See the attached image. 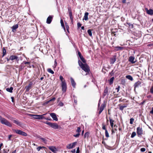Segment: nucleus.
I'll return each instance as SVG.
<instances>
[{
	"label": "nucleus",
	"mask_w": 153,
	"mask_h": 153,
	"mask_svg": "<svg viewBox=\"0 0 153 153\" xmlns=\"http://www.w3.org/2000/svg\"><path fill=\"white\" fill-rule=\"evenodd\" d=\"M0 121L2 124L5 125L10 127L12 126V125L10 122L5 118H3L1 116H0Z\"/></svg>",
	"instance_id": "f257e3e1"
},
{
	"label": "nucleus",
	"mask_w": 153,
	"mask_h": 153,
	"mask_svg": "<svg viewBox=\"0 0 153 153\" xmlns=\"http://www.w3.org/2000/svg\"><path fill=\"white\" fill-rule=\"evenodd\" d=\"M13 132L16 133L17 134L22 135L23 136H27V134L25 132H24L18 129H13Z\"/></svg>",
	"instance_id": "f03ea898"
},
{
	"label": "nucleus",
	"mask_w": 153,
	"mask_h": 153,
	"mask_svg": "<svg viewBox=\"0 0 153 153\" xmlns=\"http://www.w3.org/2000/svg\"><path fill=\"white\" fill-rule=\"evenodd\" d=\"M45 123L54 129H56L58 128L59 126L56 123H53L51 122H46Z\"/></svg>",
	"instance_id": "7ed1b4c3"
},
{
	"label": "nucleus",
	"mask_w": 153,
	"mask_h": 153,
	"mask_svg": "<svg viewBox=\"0 0 153 153\" xmlns=\"http://www.w3.org/2000/svg\"><path fill=\"white\" fill-rule=\"evenodd\" d=\"M33 116V118L37 119H48L42 115H31Z\"/></svg>",
	"instance_id": "20e7f679"
},
{
	"label": "nucleus",
	"mask_w": 153,
	"mask_h": 153,
	"mask_svg": "<svg viewBox=\"0 0 153 153\" xmlns=\"http://www.w3.org/2000/svg\"><path fill=\"white\" fill-rule=\"evenodd\" d=\"M81 68L86 72L88 73L90 71L89 66L86 64H84L83 66L81 67Z\"/></svg>",
	"instance_id": "39448f33"
},
{
	"label": "nucleus",
	"mask_w": 153,
	"mask_h": 153,
	"mask_svg": "<svg viewBox=\"0 0 153 153\" xmlns=\"http://www.w3.org/2000/svg\"><path fill=\"white\" fill-rule=\"evenodd\" d=\"M77 144L76 142H74L68 144L67 146V148L68 149H71L75 147Z\"/></svg>",
	"instance_id": "423d86ee"
},
{
	"label": "nucleus",
	"mask_w": 153,
	"mask_h": 153,
	"mask_svg": "<svg viewBox=\"0 0 153 153\" xmlns=\"http://www.w3.org/2000/svg\"><path fill=\"white\" fill-rule=\"evenodd\" d=\"M61 86L62 91L65 92L67 89V85L66 82H62V83H61Z\"/></svg>",
	"instance_id": "0eeeda50"
},
{
	"label": "nucleus",
	"mask_w": 153,
	"mask_h": 153,
	"mask_svg": "<svg viewBox=\"0 0 153 153\" xmlns=\"http://www.w3.org/2000/svg\"><path fill=\"white\" fill-rule=\"evenodd\" d=\"M32 85L33 83L31 82H30L27 86H25V89H26V92H28L29 91L31 88Z\"/></svg>",
	"instance_id": "6e6552de"
},
{
	"label": "nucleus",
	"mask_w": 153,
	"mask_h": 153,
	"mask_svg": "<svg viewBox=\"0 0 153 153\" xmlns=\"http://www.w3.org/2000/svg\"><path fill=\"white\" fill-rule=\"evenodd\" d=\"M134 56H131L129 57L128 60L131 63L133 64L136 62V60H135V61H134Z\"/></svg>",
	"instance_id": "1a4fd4ad"
},
{
	"label": "nucleus",
	"mask_w": 153,
	"mask_h": 153,
	"mask_svg": "<svg viewBox=\"0 0 153 153\" xmlns=\"http://www.w3.org/2000/svg\"><path fill=\"white\" fill-rule=\"evenodd\" d=\"M50 115L52 117L53 120L56 121H58V119L57 117L56 114L54 113H51Z\"/></svg>",
	"instance_id": "9d476101"
},
{
	"label": "nucleus",
	"mask_w": 153,
	"mask_h": 153,
	"mask_svg": "<svg viewBox=\"0 0 153 153\" xmlns=\"http://www.w3.org/2000/svg\"><path fill=\"white\" fill-rule=\"evenodd\" d=\"M137 133L138 135H141L143 134L142 128L140 127L137 128Z\"/></svg>",
	"instance_id": "9b49d317"
},
{
	"label": "nucleus",
	"mask_w": 153,
	"mask_h": 153,
	"mask_svg": "<svg viewBox=\"0 0 153 153\" xmlns=\"http://www.w3.org/2000/svg\"><path fill=\"white\" fill-rule=\"evenodd\" d=\"M78 55L81 59V60H82V62L84 63H85L86 62V61L85 60V59H84V58L81 55V53L78 51Z\"/></svg>",
	"instance_id": "f8f14e48"
},
{
	"label": "nucleus",
	"mask_w": 153,
	"mask_h": 153,
	"mask_svg": "<svg viewBox=\"0 0 153 153\" xmlns=\"http://www.w3.org/2000/svg\"><path fill=\"white\" fill-rule=\"evenodd\" d=\"M10 59L12 60L16 59L17 61H19V60L17 56L14 55L11 56L10 57Z\"/></svg>",
	"instance_id": "ddd939ff"
},
{
	"label": "nucleus",
	"mask_w": 153,
	"mask_h": 153,
	"mask_svg": "<svg viewBox=\"0 0 153 153\" xmlns=\"http://www.w3.org/2000/svg\"><path fill=\"white\" fill-rule=\"evenodd\" d=\"M48 148L50 150L53 152H54L57 151L56 148L54 146H49Z\"/></svg>",
	"instance_id": "4468645a"
},
{
	"label": "nucleus",
	"mask_w": 153,
	"mask_h": 153,
	"mask_svg": "<svg viewBox=\"0 0 153 153\" xmlns=\"http://www.w3.org/2000/svg\"><path fill=\"white\" fill-rule=\"evenodd\" d=\"M145 10L148 14L150 15H153V10L152 9H150L149 10H148L147 8H146Z\"/></svg>",
	"instance_id": "2eb2a0df"
},
{
	"label": "nucleus",
	"mask_w": 153,
	"mask_h": 153,
	"mask_svg": "<svg viewBox=\"0 0 153 153\" xmlns=\"http://www.w3.org/2000/svg\"><path fill=\"white\" fill-rule=\"evenodd\" d=\"M108 89L107 87H106L104 90L103 96L105 97L106 95L108 94Z\"/></svg>",
	"instance_id": "dca6fc26"
},
{
	"label": "nucleus",
	"mask_w": 153,
	"mask_h": 153,
	"mask_svg": "<svg viewBox=\"0 0 153 153\" xmlns=\"http://www.w3.org/2000/svg\"><path fill=\"white\" fill-rule=\"evenodd\" d=\"M116 60V56L114 55L113 57L110 59L111 64H113Z\"/></svg>",
	"instance_id": "f3484780"
},
{
	"label": "nucleus",
	"mask_w": 153,
	"mask_h": 153,
	"mask_svg": "<svg viewBox=\"0 0 153 153\" xmlns=\"http://www.w3.org/2000/svg\"><path fill=\"white\" fill-rule=\"evenodd\" d=\"M13 120V122L14 123L16 124L17 125L20 126H22V124L18 120Z\"/></svg>",
	"instance_id": "a211bd4d"
},
{
	"label": "nucleus",
	"mask_w": 153,
	"mask_h": 153,
	"mask_svg": "<svg viewBox=\"0 0 153 153\" xmlns=\"http://www.w3.org/2000/svg\"><path fill=\"white\" fill-rule=\"evenodd\" d=\"M141 82L140 81H138L137 82L134 84V89L137 88L138 87L140 86V85L141 84Z\"/></svg>",
	"instance_id": "6ab92c4d"
},
{
	"label": "nucleus",
	"mask_w": 153,
	"mask_h": 153,
	"mask_svg": "<svg viewBox=\"0 0 153 153\" xmlns=\"http://www.w3.org/2000/svg\"><path fill=\"white\" fill-rule=\"evenodd\" d=\"M105 107L104 104H102L100 108V111L99 112V114H100L104 109V107Z\"/></svg>",
	"instance_id": "aec40b11"
},
{
	"label": "nucleus",
	"mask_w": 153,
	"mask_h": 153,
	"mask_svg": "<svg viewBox=\"0 0 153 153\" xmlns=\"http://www.w3.org/2000/svg\"><path fill=\"white\" fill-rule=\"evenodd\" d=\"M52 18V17L51 16H48L47 19V23L48 24H50L51 22Z\"/></svg>",
	"instance_id": "412c9836"
},
{
	"label": "nucleus",
	"mask_w": 153,
	"mask_h": 153,
	"mask_svg": "<svg viewBox=\"0 0 153 153\" xmlns=\"http://www.w3.org/2000/svg\"><path fill=\"white\" fill-rule=\"evenodd\" d=\"M70 79H71V83L72 85L74 88H75L76 83L75 82V81H74V79L72 77Z\"/></svg>",
	"instance_id": "4be33fe9"
},
{
	"label": "nucleus",
	"mask_w": 153,
	"mask_h": 153,
	"mask_svg": "<svg viewBox=\"0 0 153 153\" xmlns=\"http://www.w3.org/2000/svg\"><path fill=\"white\" fill-rule=\"evenodd\" d=\"M88 14L89 13L88 12H85V13L84 18V19L86 21H87L88 19Z\"/></svg>",
	"instance_id": "5701e85b"
},
{
	"label": "nucleus",
	"mask_w": 153,
	"mask_h": 153,
	"mask_svg": "<svg viewBox=\"0 0 153 153\" xmlns=\"http://www.w3.org/2000/svg\"><path fill=\"white\" fill-rule=\"evenodd\" d=\"M114 77H111L109 80H108V82L110 85H111L113 82Z\"/></svg>",
	"instance_id": "b1692460"
},
{
	"label": "nucleus",
	"mask_w": 153,
	"mask_h": 153,
	"mask_svg": "<svg viewBox=\"0 0 153 153\" xmlns=\"http://www.w3.org/2000/svg\"><path fill=\"white\" fill-rule=\"evenodd\" d=\"M18 27V25L17 24L13 25L12 27V31H14V30L17 29Z\"/></svg>",
	"instance_id": "393cba45"
},
{
	"label": "nucleus",
	"mask_w": 153,
	"mask_h": 153,
	"mask_svg": "<svg viewBox=\"0 0 153 153\" xmlns=\"http://www.w3.org/2000/svg\"><path fill=\"white\" fill-rule=\"evenodd\" d=\"M13 89V88L12 87H10V88H7L6 89V91L10 93H12Z\"/></svg>",
	"instance_id": "a878e982"
},
{
	"label": "nucleus",
	"mask_w": 153,
	"mask_h": 153,
	"mask_svg": "<svg viewBox=\"0 0 153 153\" xmlns=\"http://www.w3.org/2000/svg\"><path fill=\"white\" fill-rule=\"evenodd\" d=\"M114 120H113L112 119H110V125L111 126L112 128L114 126Z\"/></svg>",
	"instance_id": "bb28decb"
},
{
	"label": "nucleus",
	"mask_w": 153,
	"mask_h": 153,
	"mask_svg": "<svg viewBox=\"0 0 153 153\" xmlns=\"http://www.w3.org/2000/svg\"><path fill=\"white\" fill-rule=\"evenodd\" d=\"M127 107L126 104L124 105H121L120 107V109L121 111H123L124 108H126Z\"/></svg>",
	"instance_id": "cd10ccee"
},
{
	"label": "nucleus",
	"mask_w": 153,
	"mask_h": 153,
	"mask_svg": "<svg viewBox=\"0 0 153 153\" xmlns=\"http://www.w3.org/2000/svg\"><path fill=\"white\" fill-rule=\"evenodd\" d=\"M68 14L70 16H72V11L71 9V8H68Z\"/></svg>",
	"instance_id": "c85d7f7f"
},
{
	"label": "nucleus",
	"mask_w": 153,
	"mask_h": 153,
	"mask_svg": "<svg viewBox=\"0 0 153 153\" xmlns=\"http://www.w3.org/2000/svg\"><path fill=\"white\" fill-rule=\"evenodd\" d=\"M40 139H41L42 141L45 143H46L47 142V140L44 138H42L41 137V136H39V137Z\"/></svg>",
	"instance_id": "c756f323"
},
{
	"label": "nucleus",
	"mask_w": 153,
	"mask_h": 153,
	"mask_svg": "<svg viewBox=\"0 0 153 153\" xmlns=\"http://www.w3.org/2000/svg\"><path fill=\"white\" fill-rule=\"evenodd\" d=\"M126 77L127 79L131 81H132L133 80V77L130 75H127L126 76Z\"/></svg>",
	"instance_id": "7c9ffc66"
},
{
	"label": "nucleus",
	"mask_w": 153,
	"mask_h": 153,
	"mask_svg": "<svg viewBox=\"0 0 153 153\" xmlns=\"http://www.w3.org/2000/svg\"><path fill=\"white\" fill-rule=\"evenodd\" d=\"M6 50L4 48H3V55L2 57H4L6 54Z\"/></svg>",
	"instance_id": "2f4dec72"
},
{
	"label": "nucleus",
	"mask_w": 153,
	"mask_h": 153,
	"mask_svg": "<svg viewBox=\"0 0 153 153\" xmlns=\"http://www.w3.org/2000/svg\"><path fill=\"white\" fill-rule=\"evenodd\" d=\"M60 79L61 80L62 82H62H65V80L64 79L63 77L62 76H60L59 77Z\"/></svg>",
	"instance_id": "473e14b6"
},
{
	"label": "nucleus",
	"mask_w": 153,
	"mask_h": 153,
	"mask_svg": "<svg viewBox=\"0 0 153 153\" xmlns=\"http://www.w3.org/2000/svg\"><path fill=\"white\" fill-rule=\"evenodd\" d=\"M91 31H92V30L91 29H89L87 31V32H88V34L91 36H92V33Z\"/></svg>",
	"instance_id": "72a5a7b5"
},
{
	"label": "nucleus",
	"mask_w": 153,
	"mask_h": 153,
	"mask_svg": "<svg viewBox=\"0 0 153 153\" xmlns=\"http://www.w3.org/2000/svg\"><path fill=\"white\" fill-rule=\"evenodd\" d=\"M47 71L48 72L51 73L52 74H53L54 73V71L52 70L51 68L48 69Z\"/></svg>",
	"instance_id": "f704fd0d"
},
{
	"label": "nucleus",
	"mask_w": 153,
	"mask_h": 153,
	"mask_svg": "<svg viewBox=\"0 0 153 153\" xmlns=\"http://www.w3.org/2000/svg\"><path fill=\"white\" fill-rule=\"evenodd\" d=\"M78 64H79V66L81 67V68L82 66H83L84 65V64H83L82 63V62L80 60L78 61Z\"/></svg>",
	"instance_id": "c9c22d12"
},
{
	"label": "nucleus",
	"mask_w": 153,
	"mask_h": 153,
	"mask_svg": "<svg viewBox=\"0 0 153 153\" xmlns=\"http://www.w3.org/2000/svg\"><path fill=\"white\" fill-rule=\"evenodd\" d=\"M105 135L106 137H109L108 133L107 130H105Z\"/></svg>",
	"instance_id": "e433bc0d"
},
{
	"label": "nucleus",
	"mask_w": 153,
	"mask_h": 153,
	"mask_svg": "<svg viewBox=\"0 0 153 153\" xmlns=\"http://www.w3.org/2000/svg\"><path fill=\"white\" fill-rule=\"evenodd\" d=\"M136 134L135 132H133L131 135V137L133 138L136 136Z\"/></svg>",
	"instance_id": "4c0bfd02"
},
{
	"label": "nucleus",
	"mask_w": 153,
	"mask_h": 153,
	"mask_svg": "<svg viewBox=\"0 0 153 153\" xmlns=\"http://www.w3.org/2000/svg\"><path fill=\"white\" fill-rule=\"evenodd\" d=\"M128 25H129V27L131 28H132L133 27V25L132 24L130 23H127Z\"/></svg>",
	"instance_id": "58836bf2"
},
{
	"label": "nucleus",
	"mask_w": 153,
	"mask_h": 153,
	"mask_svg": "<svg viewBox=\"0 0 153 153\" xmlns=\"http://www.w3.org/2000/svg\"><path fill=\"white\" fill-rule=\"evenodd\" d=\"M102 129L104 130H105H105H107L106 129L105 125L104 123H102Z\"/></svg>",
	"instance_id": "ea45409f"
},
{
	"label": "nucleus",
	"mask_w": 153,
	"mask_h": 153,
	"mask_svg": "<svg viewBox=\"0 0 153 153\" xmlns=\"http://www.w3.org/2000/svg\"><path fill=\"white\" fill-rule=\"evenodd\" d=\"M60 22L62 26L64 28V30H65V26L64 25L62 19L61 20Z\"/></svg>",
	"instance_id": "a19ab883"
},
{
	"label": "nucleus",
	"mask_w": 153,
	"mask_h": 153,
	"mask_svg": "<svg viewBox=\"0 0 153 153\" xmlns=\"http://www.w3.org/2000/svg\"><path fill=\"white\" fill-rule=\"evenodd\" d=\"M42 148H45V147L44 146H39L37 147L36 149L38 151H39Z\"/></svg>",
	"instance_id": "79ce46f5"
},
{
	"label": "nucleus",
	"mask_w": 153,
	"mask_h": 153,
	"mask_svg": "<svg viewBox=\"0 0 153 153\" xmlns=\"http://www.w3.org/2000/svg\"><path fill=\"white\" fill-rule=\"evenodd\" d=\"M130 123L131 124H132L134 121V119L131 118L130 119Z\"/></svg>",
	"instance_id": "37998d69"
},
{
	"label": "nucleus",
	"mask_w": 153,
	"mask_h": 153,
	"mask_svg": "<svg viewBox=\"0 0 153 153\" xmlns=\"http://www.w3.org/2000/svg\"><path fill=\"white\" fill-rule=\"evenodd\" d=\"M81 131L80 128V127H78L77 129L76 130V132L79 133Z\"/></svg>",
	"instance_id": "c03bdc74"
},
{
	"label": "nucleus",
	"mask_w": 153,
	"mask_h": 153,
	"mask_svg": "<svg viewBox=\"0 0 153 153\" xmlns=\"http://www.w3.org/2000/svg\"><path fill=\"white\" fill-rule=\"evenodd\" d=\"M6 117H7V118H8L10 120H13V118H12V117H11L10 116H6Z\"/></svg>",
	"instance_id": "a18cd8bd"
},
{
	"label": "nucleus",
	"mask_w": 153,
	"mask_h": 153,
	"mask_svg": "<svg viewBox=\"0 0 153 153\" xmlns=\"http://www.w3.org/2000/svg\"><path fill=\"white\" fill-rule=\"evenodd\" d=\"M55 100V97L53 98L52 99L50 100L49 101H48L47 102V103H48L50 101H54Z\"/></svg>",
	"instance_id": "49530a36"
},
{
	"label": "nucleus",
	"mask_w": 153,
	"mask_h": 153,
	"mask_svg": "<svg viewBox=\"0 0 153 153\" xmlns=\"http://www.w3.org/2000/svg\"><path fill=\"white\" fill-rule=\"evenodd\" d=\"M89 136V133L88 132L86 133L84 135L85 137H88Z\"/></svg>",
	"instance_id": "de8ad7c7"
},
{
	"label": "nucleus",
	"mask_w": 153,
	"mask_h": 153,
	"mask_svg": "<svg viewBox=\"0 0 153 153\" xmlns=\"http://www.w3.org/2000/svg\"><path fill=\"white\" fill-rule=\"evenodd\" d=\"M146 149L144 148H142L140 149V151L141 152H144L146 151Z\"/></svg>",
	"instance_id": "09e8293b"
},
{
	"label": "nucleus",
	"mask_w": 153,
	"mask_h": 153,
	"mask_svg": "<svg viewBox=\"0 0 153 153\" xmlns=\"http://www.w3.org/2000/svg\"><path fill=\"white\" fill-rule=\"evenodd\" d=\"M150 92L152 94H153V85L152 86L150 89Z\"/></svg>",
	"instance_id": "8fccbe9b"
},
{
	"label": "nucleus",
	"mask_w": 153,
	"mask_h": 153,
	"mask_svg": "<svg viewBox=\"0 0 153 153\" xmlns=\"http://www.w3.org/2000/svg\"><path fill=\"white\" fill-rule=\"evenodd\" d=\"M59 105L60 106H62L63 105V103L62 102H60L59 103Z\"/></svg>",
	"instance_id": "3c124183"
},
{
	"label": "nucleus",
	"mask_w": 153,
	"mask_h": 153,
	"mask_svg": "<svg viewBox=\"0 0 153 153\" xmlns=\"http://www.w3.org/2000/svg\"><path fill=\"white\" fill-rule=\"evenodd\" d=\"M77 25L78 28H79L81 26V24H80L79 22L78 23Z\"/></svg>",
	"instance_id": "603ef678"
},
{
	"label": "nucleus",
	"mask_w": 153,
	"mask_h": 153,
	"mask_svg": "<svg viewBox=\"0 0 153 153\" xmlns=\"http://www.w3.org/2000/svg\"><path fill=\"white\" fill-rule=\"evenodd\" d=\"M12 137V135H9L8 136V139L9 140H11V137Z\"/></svg>",
	"instance_id": "864d4df0"
},
{
	"label": "nucleus",
	"mask_w": 153,
	"mask_h": 153,
	"mask_svg": "<svg viewBox=\"0 0 153 153\" xmlns=\"http://www.w3.org/2000/svg\"><path fill=\"white\" fill-rule=\"evenodd\" d=\"M80 135V134L79 133H78L77 134H76L75 135H74V136L75 137H78Z\"/></svg>",
	"instance_id": "5fc2aeb1"
},
{
	"label": "nucleus",
	"mask_w": 153,
	"mask_h": 153,
	"mask_svg": "<svg viewBox=\"0 0 153 153\" xmlns=\"http://www.w3.org/2000/svg\"><path fill=\"white\" fill-rule=\"evenodd\" d=\"M70 19L71 20V22L73 23V16H70Z\"/></svg>",
	"instance_id": "6e6d98bb"
},
{
	"label": "nucleus",
	"mask_w": 153,
	"mask_h": 153,
	"mask_svg": "<svg viewBox=\"0 0 153 153\" xmlns=\"http://www.w3.org/2000/svg\"><path fill=\"white\" fill-rule=\"evenodd\" d=\"M120 88V86H118L117 88H116V89L117 90V92H118L119 91Z\"/></svg>",
	"instance_id": "4d7b16f0"
},
{
	"label": "nucleus",
	"mask_w": 153,
	"mask_h": 153,
	"mask_svg": "<svg viewBox=\"0 0 153 153\" xmlns=\"http://www.w3.org/2000/svg\"><path fill=\"white\" fill-rule=\"evenodd\" d=\"M79 147H78L77 149L76 153H79Z\"/></svg>",
	"instance_id": "13d9d810"
},
{
	"label": "nucleus",
	"mask_w": 153,
	"mask_h": 153,
	"mask_svg": "<svg viewBox=\"0 0 153 153\" xmlns=\"http://www.w3.org/2000/svg\"><path fill=\"white\" fill-rule=\"evenodd\" d=\"M117 48L119 50H122L123 49V47H117Z\"/></svg>",
	"instance_id": "bf43d9fd"
},
{
	"label": "nucleus",
	"mask_w": 153,
	"mask_h": 153,
	"mask_svg": "<svg viewBox=\"0 0 153 153\" xmlns=\"http://www.w3.org/2000/svg\"><path fill=\"white\" fill-rule=\"evenodd\" d=\"M150 113L153 114V107L152 108V110L150 112Z\"/></svg>",
	"instance_id": "052dcab7"
},
{
	"label": "nucleus",
	"mask_w": 153,
	"mask_h": 153,
	"mask_svg": "<svg viewBox=\"0 0 153 153\" xmlns=\"http://www.w3.org/2000/svg\"><path fill=\"white\" fill-rule=\"evenodd\" d=\"M25 64H30V62H25Z\"/></svg>",
	"instance_id": "680f3d73"
},
{
	"label": "nucleus",
	"mask_w": 153,
	"mask_h": 153,
	"mask_svg": "<svg viewBox=\"0 0 153 153\" xmlns=\"http://www.w3.org/2000/svg\"><path fill=\"white\" fill-rule=\"evenodd\" d=\"M57 65V62H56V61H55V64L54 65L55 66V67H56Z\"/></svg>",
	"instance_id": "e2e57ef3"
},
{
	"label": "nucleus",
	"mask_w": 153,
	"mask_h": 153,
	"mask_svg": "<svg viewBox=\"0 0 153 153\" xmlns=\"http://www.w3.org/2000/svg\"><path fill=\"white\" fill-rule=\"evenodd\" d=\"M11 98L12 99V101L13 102H14V97H11Z\"/></svg>",
	"instance_id": "0e129e2a"
},
{
	"label": "nucleus",
	"mask_w": 153,
	"mask_h": 153,
	"mask_svg": "<svg viewBox=\"0 0 153 153\" xmlns=\"http://www.w3.org/2000/svg\"><path fill=\"white\" fill-rule=\"evenodd\" d=\"M66 27L67 28V30L68 31V25H66Z\"/></svg>",
	"instance_id": "69168bd1"
},
{
	"label": "nucleus",
	"mask_w": 153,
	"mask_h": 153,
	"mask_svg": "<svg viewBox=\"0 0 153 153\" xmlns=\"http://www.w3.org/2000/svg\"><path fill=\"white\" fill-rule=\"evenodd\" d=\"M122 2L124 3H125L126 2V0H123Z\"/></svg>",
	"instance_id": "338daca9"
},
{
	"label": "nucleus",
	"mask_w": 153,
	"mask_h": 153,
	"mask_svg": "<svg viewBox=\"0 0 153 153\" xmlns=\"http://www.w3.org/2000/svg\"><path fill=\"white\" fill-rule=\"evenodd\" d=\"M81 29H82L83 30H84V26H82L81 27Z\"/></svg>",
	"instance_id": "774afa93"
}]
</instances>
